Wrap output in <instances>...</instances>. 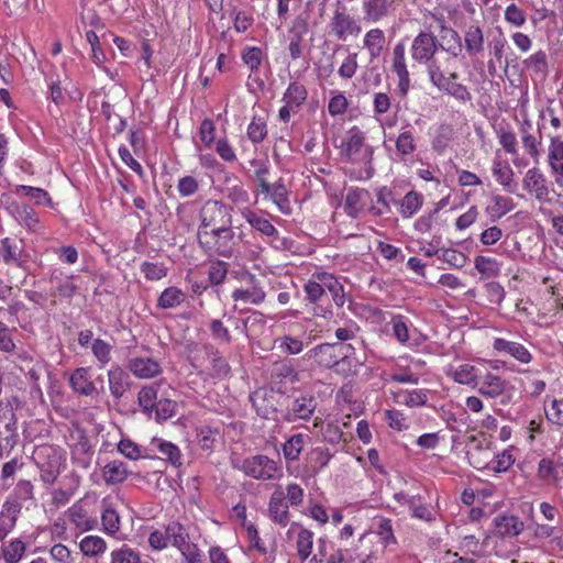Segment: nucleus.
Returning a JSON list of instances; mask_svg holds the SVG:
<instances>
[{
  "instance_id": "obj_1",
  "label": "nucleus",
  "mask_w": 563,
  "mask_h": 563,
  "mask_svg": "<svg viewBox=\"0 0 563 563\" xmlns=\"http://www.w3.org/2000/svg\"><path fill=\"white\" fill-rule=\"evenodd\" d=\"M197 244L201 252L209 257L231 258L239 247V238L233 224L220 229L197 230Z\"/></svg>"
},
{
  "instance_id": "obj_2",
  "label": "nucleus",
  "mask_w": 563,
  "mask_h": 563,
  "mask_svg": "<svg viewBox=\"0 0 563 563\" xmlns=\"http://www.w3.org/2000/svg\"><path fill=\"white\" fill-rule=\"evenodd\" d=\"M440 46L442 43L431 31H420L411 42V59L419 65H424L428 76L432 74L433 69L438 70L441 67L435 58Z\"/></svg>"
},
{
  "instance_id": "obj_3",
  "label": "nucleus",
  "mask_w": 563,
  "mask_h": 563,
  "mask_svg": "<svg viewBox=\"0 0 563 563\" xmlns=\"http://www.w3.org/2000/svg\"><path fill=\"white\" fill-rule=\"evenodd\" d=\"M233 208L221 200L208 199L199 208L197 230H209L233 224Z\"/></svg>"
},
{
  "instance_id": "obj_4",
  "label": "nucleus",
  "mask_w": 563,
  "mask_h": 563,
  "mask_svg": "<svg viewBox=\"0 0 563 563\" xmlns=\"http://www.w3.org/2000/svg\"><path fill=\"white\" fill-rule=\"evenodd\" d=\"M329 31L338 41L345 42L350 37H357L362 33V25L338 2L329 22Z\"/></svg>"
},
{
  "instance_id": "obj_5",
  "label": "nucleus",
  "mask_w": 563,
  "mask_h": 563,
  "mask_svg": "<svg viewBox=\"0 0 563 563\" xmlns=\"http://www.w3.org/2000/svg\"><path fill=\"white\" fill-rule=\"evenodd\" d=\"M241 468L245 475L258 481H269L282 477L280 464L263 454L245 459Z\"/></svg>"
},
{
  "instance_id": "obj_6",
  "label": "nucleus",
  "mask_w": 563,
  "mask_h": 563,
  "mask_svg": "<svg viewBox=\"0 0 563 563\" xmlns=\"http://www.w3.org/2000/svg\"><path fill=\"white\" fill-rule=\"evenodd\" d=\"M525 190L540 203H551V189L545 175L537 167L527 170L523 177Z\"/></svg>"
},
{
  "instance_id": "obj_7",
  "label": "nucleus",
  "mask_w": 563,
  "mask_h": 563,
  "mask_svg": "<svg viewBox=\"0 0 563 563\" xmlns=\"http://www.w3.org/2000/svg\"><path fill=\"white\" fill-rule=\"evenodd\" d=\"M161 454L159 459L167 461L175 467L183 465L180 449L173 442L161 438H153L147 446H144V459H154L155 452Z\"/></svg>"
},
{
  "instance_id": "obj_8",
  "label": "nucleus",
  "mask_w": 563,
  "mask_h": 563,
  "mask_svg": "<svg viewBox=\"0 0 563 563\" xmlns=\"http://www.w3.org/2000/svg\"><path fill=\"white\" fill-rule=\"evenodd\" d=\"M391 70L398 77V93L406 98L410 89V74L406 63V47L402 42L397 43L393 48Z\"/></svg>"
},
{
  "instance_id": "obj_9",
  "label": "nucleus",
  "mask_w": 563,
  "mask_h": 563,
  "mask_svg": "<svg viewBox=\"0 0 563 563\" xmlns=\"http://www.w3.org/2000/svg\"><path fill=\"white\" fill-rule=\"evenodd\" d=\"M318 406L317 398L313 395H300L291 400L287 406L285 419L289 422L296 420H308L313 415Z\"/></svg>"
},
{
  "instance_id": "obj_10",
  "label": "nucleus",
  "mask_w": 563,
  "mask_h": 563,
  "mask_svg": "<svg viewBox=\"0 0 563 563\" xmlns=\"http://www.w3.org/2000/svg\"><path fill=\"white\" fill-rule=\"evenodd\" d=\"M36 454L42 481L53 484L59 475L60 456L52 448H43Z\"/></svg>"
},
{
  "instance_id": "obj_11",
  "label": "nucleus",
  "mask_w": 563,
  "mask_h": 563,
  "mask_svg": "<svg viewBox=\"0 0 563 563\" xmlns=\"http://www.w3.org/2000/svg\"><path fill=\"white\" fill-rule=\"evenodd\" d=\"M397 0H363V18L367 22L377 23L389 16L396 8Z\"/></svg>"
},
{
  "instance_id": "obj_12",
  "label": "nucleus",
  "mask_w": 563,
  "mask_h": 563,
  "mask_svg": "<svg viewBox=\"0 0 563 563\" xmlns=\"http://www.w3.org/2000/svg\"><path fill=\"white\" fill-rule=\"evenodd\" d=\"M509 386V383L500 376L486 372L478 377L476 388L478 393L488 398H497L503 395Z\"/></svg>"
},
{
  "instance_id": "obj_13",
  "label": "nucleus",
  "mask_w": 563,
  "mask_h": 563,
  "mask_svg": "<svg viewBox=\"0 0 563 563\" xmlns=\"http://www.w3.org/2000/svg\"><path fill=\"white\" fill-rule=\"evenodd\" d=\"M33 484L27 479H20L12 493L13 500H7L4 507L9 512H13V517L11 519V527L14 526L16 520V514L21 510L20 501H26L33 499Z\"/></svg>"
},
{
  "instance_id": "obj_14",
  "label": "nucleus",
  "mask_w": 563,
  "mask_h": 563,
  "mask_svg": "<svg viewBox=\"0 0 563 563\" xmlns=\"http://www.w3.org/2000/svg\"><path fill=\"white\" fill-rule=\"evenodd\" d=\"M268 514L271 519L275 523L280 525L282 527H286L290 521L286 496L280 487L274 490L273 494L271 495L268 504Z\"/></svg>"
},
{
  "instance_id": "obj_15",
  "label": "nucleus",
  "mask_w": 563,
  "mask_h": 563,
  "mask_svg": "<svg viewBox=\"0 0 563 563\" xmlns=\"http://www.w3.org/2000/svg\"><path fill=\"white\" fill-rule=\"evenodd\" d=\"M275 398L276 394L267 389H257L250 395V400L256 413L264 419L272 418L276 412Z\"/></svg>"
},
{
  "instance_id": "obj_16",
  "label": "nucleus",
  "mask_w": 563,
  "mask_h": 563,
  "mask_svg": "<svg viewBox=\"0 0 563 563\" xmlns=\"http://www.w3.org/2000/svg\"><path fill=\"white\" fill-rule=\"evenodd\" d=\"M494 533L500 538H514L523 531V522L514 515H499L494 518Z\"/></svg>"
},
{
  "instance_id": "obj_17",
  "label": "nucleus",
  "mask_w": 563,
  "mask_h": 563,
  "mask_svg": "<svg viewBox=\"0 0 563 563\" xmlns=\"http://www.w3.org/2000/svg\"><path fill=\"white\" fill-rule=\"evenodd\" d=\"M126 367L134 376L143 379L155 377L162 372L159 363L152 357H130Z\"/></svg>"
},
{
  "instance_id": "obj_18",
  "label": "nucleus",
  "mask_w": 563,
  "mask_h": 563,
  "mask_svg": "<svg viewBox=\"0 0 563 563\" xmlns=\"http://www.w3.org/2000/svg\"><path fill=\"white\" fill-rule=\"evenodd\" d=\"M308 357L325 368H333L341 364L334 343L317 345L308 352Z\"/></svg>"
},
{
  "instance_id": "obj_19",
  "label": "nucleus",
  "mask_w": 563,
  "mask_h": 563,
  "mask_svg": "<svg viewBox=\"0 0 563 563\" xmlns=\"http://www.w3.org/2000/svg\"><path fill=\"white\" fill-rule=\"evenodd\" d=\"M493 347L498 353H504L512 356L520 363L528 364L532 360L531 353L521 343L508 341L503 338H497L494 341Z\"/></svg>"
},
{
  "instance_id": "obj_20",
  "label": "nucleus",
  "mask_w": 563,
  "mask_h": 563,
  "mask_svg": "<svg viewBox=\"0 0 563 563\" xmlns=\"http://www.w3.org/2000/svg\"><path fill=\"white\" fill-rule=\"evenodd\" d=\"M108 382L110 394L115 399H120L131 386L129 374L119 365H114L108 371Z\"/></svg>"
},
{
  "instance_id": "obj_21",
  "label": "nucleus",
  "mask_w": 563,
  "mask_h": 563,
  "mask_svg": "<svg viewBox=\"0 0 563 563\" xmlns=\"http://www.w3.org/2000/svg\"><path fill=\"white\" fill-rule=\"evenodd\" d=\"M74 279V275H65L59 268L53 269L49 280L52 284H56V288L52 295L71 298L78 290V286L75 284Z\"/></svg>"
},
{
  "instance_id": "obj_22",
  "label": "nucleus",
  "mask_w": 563,
  "mask_h": 563,
  "mask_svg": "<svg viewBox=\"0 0 563 563\" xmlns=\"http://www.w3.org/2000/svg\"><path fill=\"white\" fill-rule=\"evenodd\" d=\"M386 45L387 40L383 30L375 27L365 33L363 46L367 51L371 60L379 58L385 51Z\"/></svg>"
},
{
  "instance_id": "obj_23",
  "label": "nucleus",
  "mask_w": 563,
  "mask_h": 563,
  "mask_svg": "<svg viewBox=\"0 0 563 563\" xmlns=\"http://www.w3.org/2000/svg\"><path fill=\"white\" fill-rule=\"evenodd\" d=\"M366 198H369V192L366 189L350 188L344 201V211L346 214L356 219L366 207Z\"/></svg>"
},
{
  "instance_id": "obj_24",
  "label": "nucleus",
  "mask_w": 563,
  "mask_h": 563,
  "mask_svg": "<svg viewBox=\"0 0 563 563\" xmlns=\"http://www.w3.org/2000/svg\"><path fill=\"white\" fill-rule=\"evenodd\" d=\"M364 147H365L364 133L357 126H353L349 131L347 140L343 146L344 155L351 162H357L361 159L362 150Z\"/></svg>"
},
{
  "instance_id": "obj_25",
  "label": "nucleus",
  "mask_w": 563,
  "mask_h": 563,
  "mask_svg": "<svg viewBox=\"0 0 563 563\" xmlns=\"http://www.w3.org/2000/svg\"><path fill=\"white\" fill-rule=\"evenodd\" d=\"M69 384L75 393L84 396L97 394V387L90 379L89 371L85 367L76 368L69 378Z\"/></svg>"
},
{
  "instance_id": "obj_26",
  "label": "nucleus",
  "mask_w": 563,
  "mask_h": 563,
  "mask_svg": "<svg viewBox=\"0 0 563 563\" xmlns=\"http://www.w3.org/2000/svg\"><path fill=\"white\" fill-rule=\"evenodd\" d=\"M10 211L15 219L29 230L37 232L42 228L36 212L29 205L12 203Z\"/></svg>"
},
{
  "instance_id": "obj_27",
  "label": "nucleus",
  "mask_w": 563,
  "mask_h": 563,
  "mask_svg": "<svg viewBox=\"0 0 563 563\" xmlns=\"http://www.w3.org/2000/svg\"><path fill=\"white\" fill-rule=\"evenodd\" d=\"M296 529H298V534H297V540H296L297 554L302 561H305L311 555V552H312L313 533H312V531L303 528L299 523L292 522L287 534L289 536Z\"/></svg>"
},
{
  "instance_id": "obj_28",
  "label": "nucleus",
  "mask_w": 563,
  "mask_h": 563,
  "mask_svg": "<svg viewBox=\"0 0 563 563\" xmlns=\"http://www.w3.org/2000/svg\"><path fill=\"white\" fill-rule=\"evenodd\" d=\"M242 217L245 221L256 231L261 232L265 236H276L278 234L277 229L266 218L261 217L256 212L249 208L242 210Z\"/></svg>"
},
{
  "instance_id": "obj_29",
  "label": "nucleus",
  "mask_w": 563,
  "mask_h": 563,
  "mask_svg": "<svg viewBox=\"0 0 563 563\" xmlns=\"http://www.w3.org/2000/svg\"><path fill=\"white\" fill-rule=\"evenodd\" d=\"M318 280L323 283L324 294L329 291L332 296V300L338 307H342L345 302V294L343 290V286L340 282L328 273H319L313 275Z\"/></svg>"
},
{
  "instance_id": "obj_30",
  "label": "nucleus",
  "mask_w": 563,
  "mask_h": 563,
  "mask_svg": "<svg viewBox=\"0 0 563 563\" xmlns=\"http://www.w3.org/2000/svg\"><path fill=\"white\" fill-rule=\"evenodd\" d=\"M394 203L399 206L401 217L408 219L420 210L423 203V197L421 194L411 190L407 192L401 200H394Z\"/></svg>"
},
{
  "instance_id": "obj_31",
  "label": "nucleus",
  "mask_w": 563,
  "mask_h": 563,
  "mask_svg": "<svg viewBox=\"0 0 563 563\" xmlns=\"http://www.w3.org/2000/svg\"><path fill=\"white\" fill-rule=\"evenodd\" d=\"M128 474L126 465L121 461H111L102 468V477L108 485L123 483Z\"/></svg>"
},
{
  "instance_id": "obj_32",
  "label": "nucleus",
  "mask_w": 563,
  "mask_h": 563,
  "mask_svg": "<svg viewBox=\"0 0 563 563\" xmlns=\"http://www.w3.org/2000/svg\"><path fill=\"white\" fill-rule=\"evenodd\" d=\"M532 129L529 120H523L520 126L521 142L526 152L533 158L538 159L540 156L539 145L541 144V136L538 139L530 130Z\"/></svg>"
},
{
  "instance_id": "obj_33",
  "label": "nucleus",
  "mask_w": 563,
  "mask_h": 563,
  "mask_svg": "<svg viewBox=\"0 0 563 563\" xmlns=\"http://www.w3.org/2000/svg\"><path fill=\"white\" fill-rule=\"evenodd\" d=\"M538 476L542 481L559 483L563 478V463L550 459H542L538 466Z\"/></svg>"
},
{
  "instance_id": "obj_34",
  "label": "nucleus",
  "mask_w": 563,
  "mask_h": 563,
  "mask_svg": "<svg viewBox=\"0 0 563 563\" xmlns=\"http://www.w3.org/2000/svg\"><path fill=\"white\" fill-rule=\"evenodd\" d=\"M493 175L496 177V180L499 185H501L507 192H514V170L506 162H501L500 159H495L492 168Z\"/></svg>"
},
{
  "instance_id": "obj_35",
  "label": "nucleus",
  "mask_w": 563,
  "mask_h": 563,
  "mask_svg": "<svg viewBox=\"0 0 563 563\" xmlns=\"http://www.w3.org/2000/svg\"><path fill=\"white\" fill-rule=\"evenodd\" d=\"M465 49L470 56L477 55L484 49V34L478 25H471L464 34Z\"/></svg>"
},
{
  "instance_id": "obj_36",
  "label": "nucleus",
  "mask_w": 563,
  "mask_h": 563,
  "mask_svg": "<svg viewBox=\"0 0 563 563\" xmlns=\"http://www.w3.org/2000/svg\"><path fill=\"white\" fill-rule=\"evenodd\" d=\"M525 68L534 75L545 78L549 74L548 54L540 49L522 62Z\"/></svg>"
},
{
  "instance_id": "obj_37",
  "label": "nucleus",
  "mask_w": 563,
  "mask_h": 563,
  "mask_svg": "<svg viewBox=\"0 0 563 563\" xmlns=\"http://www.w3.org/2000/svg\"><path fill=\"white\" fill-rule=\"evenodd\" d=\"M438 21L441 32H445L450 36V38L446 41V46L442 44L440 47L453 57L460 56L463 51V44L460 34L454 29L446 26V22L443 18L438 19Z\"/></svg>"
},
{
  "instance_id": "obj_38",
  "label": "nucleus",
  "mask_w": 563,
  "mask_h": 563,
  "mask_svg": "<svg viewBox=\"0 0 563 563\" xmlns=\"http://www.w3.org/2000/svg\"><path fill=\"white\" fill-rule=\"evenodd\" d=\"M308 92L306 87L298 81H292L284 92L283 101L289 104V107H294L299 110L300 107L306 102Z\"/></svg>"
},
{
  "instance_id": "obj_39",
  "label": "nucleus",
  "mask_w": 563,
  "mask_h": 563,
  "mask_svg": "<svg viewBox=\"0 0 563 563\" xmlns=\"http://www.w3.org/2000/svg\"><path fill=\"white\" fill-rule=\"evenodd\" d=\"M307 435L297 433L283 444V454L288 463L297 461L306 444Z\"/></svg>"
},
{
  "instance_id": "obj_40",
  "label": "nucleus",
  "mask_w": 563,
  "mask_h": 563,
  "mask_svg": "<svg viewBox=\"0 0 563 563\" xmlns=\"http://www.w3.org/2000/svg\"><path fill=\"white\" fill-rule=\"evenodd\" d=\"M516 207L514 200L501 195H493L492 205L487 207V211L494 219H500Z\"/></svg>"
},
{
  "instance_id": "obj_41",
  "label": "nucleus",
  "mask_w": 563,
  "mask_h": 563,
  "mask_svg": "<svg viewBox=\"0 0 563 563\" xmlns=\"http://www.w3.org/2000/svg\"><path fill=\"white\" fill-rule=\"evenodd\" d=\"M185 294L177 287L166 288L157 299V307L161 309H170L185 301Z\"/></svg>"
},
{
  "instance_id": "obj_42",
  "label": "nucleus",
  "mask_w": 563,
  "mask_h": 563,
  "mask_svg": "<svg viewBox=\"0 0 563 563\" xmlns=\"http://www.w3.org/2000/svg\"><path fill=\"white\" fill-rule=\"evenodd\" d=\"M25 550V543L21 539H14L2 547V558L5 563H19Z\"/></svg>"
},
{
  "instance_id": "obj_43",
  "label": "nucleus",
  "mask_w": 563,
  "mask_h": 563,
  "mask_svg": "<svg viewBox=\"0 0 563 563\" xmlns=\"http://www.w3.org/2000/svg\"><path fill=\"white\" fill-rule=\"evenodd\" d=\"M331 457V453L324 448H314L307 455V460L313 474H318L323 467H325Z\"/></svg>"
},
{
  "instance_id": "obj_44",
  "label": "nucleus",
  "mask_w": 563,
  "mask_h": 563,
  "mask_svg": "<svg viewBox=\"0 0 563 563\" xmlns=\"http://www.w3.org/2000/svg\"><path fill=\"white\" fill-rule=\"evenodd\" d=\"M269 196L273 202L278 207L283 213H290V206L288 200V192L285 186L280 183L271 185V191L264 192Z\"/></svg>"
},
{
  "instance_id": "obj_45",
  "label": "nucleus",
  "mask_w": 563,
  "mask_h": 563,
  "mask_svg": "<svg viewBox=\"0 0 563 563\" xmlns=\"http://www.w3.org/2000/svg\"><path fill=\"white\" fill-rule=\"evenodd\" d=\"M14 192L15 194L23 192L26 197L34 200V202L36 205L48 206V207L52 206V199H51L48 192L42 188L18 185L14 188Z\"/></svg>"
},
{
  "instance_id": "obj_46",
  "label": "nucleus",
  "mask_w": 563,
  "mask_h": 563,
  "mask_svg": "<svg viewBox=\"0 0 563 563\" xmlns=\"http://www.w3.org/2000/svg\"><path fill=\"white\" fill-rule=\"evenodd\" d=\"M79 547L81 552L87 556H97L102 554L107 549L104 540L97 536L85 537L80 541Z\"/></svg>"
},
{
  "instance_id": "obj_47",
  "label": "nucleus",
  "mask_w": 563,
  "mask_h": 563,
  "mask_svg": "<svg viewBox=\"0 0 563 563\" xmlns=\"http://www.w3.org/2000/svg\"><path fill=\"white\" fill-rule=\"evenodd\" d=\"M232 186L227 188V198L235 206L247 205L250 201L247 190L236 177H232Z\"/></svg>"
},
{
  "instance_id": "obj_48",
  "label": "nucleus",
  "mask_w": 563,
  "mask_h": 563,
  "mask_svg": "<svg viewBox=\"0 0 563 563\" xmlns=\"http://www.w3.org/2000/svg\"><path fill=\"white\" fill-rule=\"evenodd\" d=\"M475 268L485 277H495L500 272V264L496 258L478 255L474 261Z\"/></svg>"
},
{
  "instance_id": "obj_49",
  "label": "nucleus",
  "mask_w": 563,
  "mask_h": 563,
  "mask_svg": "<svg viewBox=\"0 0 563 563\" xmlns=\"http://www.w3.org/2000/svg\"><path fill=\"white\" fill-rule=\"evenodd\" d=\"M265 291L260 287H252L251 289H235L232 292V298L235 301H245L253 305H260L265 300Z\"/></svg>"
},
{
  "instance_id": "obj_50",
  "label": "nucleus",
  "mask_w": 563,
  "mask_h": 563,
  "mask_svg": "<svg viewBox=\"0 0 563 563\" xmlns=\"http://www.w3.org/2000/svg\"><path fill=\"white\" fill-rule=\"evenodd\" d=\"M478 377L475 366L470 364H462L453 372V378L455 382L463 385H472L473 387H476Z\"/></svg>"
},
{
  "instance_id": "obj_51",
  "label": "nucleus",
  "mask_w": 563,
  "mask_h": 563,
  "mask_svg": "<svg viewBox=\"0 0 563 563\" xmlns=\"http://www.w3.org/2000/svg\"><path fill=\"white\" fill-rule=\"evenodd\" d=\"M137 400L142 410L151 416L158 401L156 388L153 386L143 387L139 393Z\"/></svg>"
},
{
  "instance_id": "obj_52",
  "label": "nucleus",
  "mask_w": 563,
  "mask_h": 563,
  "mask_svg": "<svg viewBox=\"0 0 563 563\" xmlns=\"http://www.w3.org/2000/svg\"><path fill=\"white\" fill-rule=\"evenodd\" d=\"M12 421L4 426V431L0 430V457L4 450H11L16 443V427L14 413H12Z\"/></svg>"
},
{
  "instance_id": "obj_53",
  "label": "nucleus",
  "mask_w": 563,
  "mask_h": 563,
  "mask_svg": "<svg viewBox=\"0 0 563 563\" xmlns=\"http://www.w3.org/2000/svg\"><path fill=\"white\" fill-rule=\"evenodd\" d=\"M110 563H141V556L137 551L123 544L121 548L111 552Z\"/></svg>"
},
{
  "instance_id": "obj_54",
  "label": "nucleus",
  "mask_w": 563,
  "mask_h": 563,
  "mask_svg": "<svg viewBox=\"0 0 563 563\" xmlns=\"http://www.w3.org/2000/svg\"><path fill=\"white\" fill-rule=\"evenodd\" d=\"M168 542H172L178 550L188 541V533L179 522H170L166 526Z\"/></svg>"
},
{
  "instance_id": "obj_55",
  "label": "nucleus",
  "mask_w": 563,
  "mask_h": 563,
  "mask_svg": "<svg viewBox=\"0 0 563 563\" xmlns=\"http://www.w3.org/2000/svg\"><path fill=\"white\" fill-rule=\"evenodd\" d=\"M267 135L266 121L260 117H253L247 126V136L253 143H261Z\"/></svg>"
},
{
  "instance_id": "obj_56",
  "label": "nucleus",
  "mask_w": 563,
  "mask_h": 563,
  "mask_svg": "<svg viewBox=\"0 0 563 563\" xmlns=\"http://www.w3.org/2000/svg\"><path fill=\"white\" fill-rule=\"evenodd\" d=\"M112 345L101 339H95L91 343V351L99 361L100 367L107 365L111 360Z\"/></svg>"
},
{
  "instance_id": "obj_57",
  "label": "nucleus",
  "mask_w": 563,
  "mask_h": 563,
  "mask_svg": "<svg viewBox=\"0 0 563 563\" xmlns=\"http://www.w3.org/2000/svg\"><path fill=\"white\" fill-rule=\"evenodd\" d=\"M417 148L413 134L410 131H402L396 140V150L402 157L412 154Z\"/></svg>"
},
{
  "instance_id": "obj_58",
  "label": "nucleus",
  "mask_w": 563,
  "mask_h": 563,
  "mask_svg": "<svg viewBox=\"0 0 563 563\" xmlns=\"http://www.w3.org/2000/svg\"><path fill=\"white\" fill-rule=\"evenodd\" d=\"M251 166L255 168V179L256 183L261 189V192H269L271 191V184L266 180L265 176L268 174L269 168L268 165L260 159H252Z\"/></svg>"
},
{
  "instance_id": "obj_59",
  "label": "nucleus",
  "mask_w": 563,
  "mask_h": 563,
  "mask_svg": "<svg viewBox=\"0 0 563 563\" xmlns=\"http://www.w3.org/2000/svg\"><path fill=\"white\" fill-rule=\"evenodd\" d=\"M177 402L167 398L159 399L154 408L155 418L158 421H166L175 416Z\"/></svg>"
},
{
  "instance_id": "obj_60",
  "label": "nucleus",
  "mask_w": 563,
  "mask_h": 563,
  "mask_svg": "<svg viewBox=\"0 0 563 563\" xmlns=\"http://www.w3.org/2000/svg\"><path fill=\"white\" fill-rule=\"evenodd\" d=\"M429 79L434 87L448 95H451L459 85V82L450 81V78L444 76L441 67L438 70L433 69L432 74L429 75Z\"/></svg>"
},
{
  "instance_id": "obj_61",
  "label": "nucleus",
  "mask_w": 563,
  "mask_h": 563,
  "mask_svg": "<svg viewBox=\"0 0 563 563\" xmlns=\"http://www.w3.org/2000/svg\"><path fill=\"white\" fill-rule=\"evenodd\" d=\"M118 451L129 460L144 459V448L139 446L130 439H122L118 443Z\"/></svg>"
},
{
  "instance_id": "obj_62",
  "label": "nucleus",
  "mask_w": 563,
  "mask_h": 563,
  "mask_svg": "<svg viewBox=\"0 0 563 563\" xmlns=\"http://www.w3.org/2000/svg\"><path fill=\"white\" fill-rule=\"evenodd\" d=\"M547 419L562 428L563 427V398L562 399H553L549 407L544 408Z\"/></svg>"
},
{
  "instance_id": "obj_63",
  "label": "nucleus",
  "mask_w": 563,
  "mask_h": 563,
  "mask_svg": "<svg viewBox=\"0 0 563 563\" xmlns=\"http://www.w3.org/2000/svg\"><path fill=\"white\" fill-rule=\"evenodd\" d=\"M103 530L109 534H114L120 530V517L113 508H107L101 516Z\"/></svg>"
},
{
  "instance_id": "obj_64",
  "label": "nucleus",
  "mask_w": 563,
  "mask_h": 563,
  "mask_svg": "<svg viewBox=\"0 0 563 563\" xmlns=\"http://www.w3.org/2000/svg\"><path fill=\"white\" fill-rule=\"evenodd\" d=\"M504 18L509 24L516 27H521L526 24L527 21L525 11L515 3L507 5L505 9Z\"/></svg>"
}]
</instances>
